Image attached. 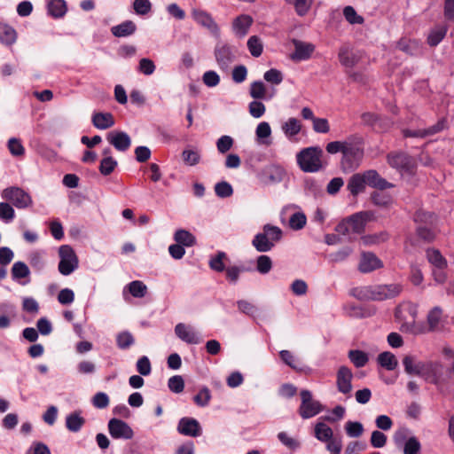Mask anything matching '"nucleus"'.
I'll list each match as a JSON object with an SVG mask.
<instances>
[{"label":"nucleus","mask_w":454,"mask_h":454,"mask_svg":"<svg viewBox=\"0 0 454 454\" xmlns=\"http://www.w3.org/2000/svg\"><path fill=\"white\" fill-rule=\"evenodd\" d=\"M323 155L324 152L319 146L304 148L296 155L297 163L304 172H318L325 166L323 161Z\"/></svg>","instance_id":"nucleus-2"},{"label":"nucleus","mask_w":454,"mask_h":454,"mask_svg":"<svg viewBox=\"0 0 454 454\" xmlns=\"http://www.w3.org/2000/svg\"><path fill=\"white\" fill-rule=\"evenodd\" d=\"M345 431L349 437H359L364 433V427L360 422L348 421L345 424Z\"/></svg>","instance_id":"nucleus-53"},{"label":"nucleus","mask_w":454,"mask_h":454,"mask_svg":"<svg viewBox=\"0 0 454 454\" xmlns=\"http://www.w3.org/2000/svg\"><path fill=\"white\" fill-rule=\"evenodd\" d=\"M352 371L342 365L338 369L336 374V386L339 392L343 395H349L352 391Z\"/></svg>","instance_id":"nucleus-12"},{"label":"nucleus","mask_w":454,"mask_h":454,"mask_svg":"<svg viewBox=\"0 0 454 454\" xmlns=\"http://www.w3.org/2000/svg\"><path fill=\"white\" fill-rule=\"evenodd\" d=\"M17 33L8 24L0 23V42L5 45H12L16 42Z\"/></svg>","instance_id":"nucleus-29"},{"label":"nucleus","mask_w":454,"mask_h":454,"mask_svg":"<svg viewBox=\"0 0 454 454\" xmlns=\"http://www.w3.org/2000/svg\"><path fill=\"white\" fill-rule=\"evenodd\" d=\"M15 217L13 207L7 202H0V219L5 223L12 222Z\"/></svg>","instance_id":"nucleus-54"},{"label":"nucleus","mask_w":454,"mask_h":454,"mask_svg":"<svg viewBox=\"0 0 454 454\" xmlns=\"http://www.w3.org/2000/svg\"><path fill=\"white\" fill-rule=\"evenodd\" d=\"M250 96L254 99H262L265 98L266 89L262 82L255 81L251 83L249 90Z\"/></svg>","instance_id":"nucleus-51"},{"label":"nucleus","mask_w":454,"mask_h":454,"mask_svg":"<svg viewBox=\"0 0 454 454\" xmlns=\"http://www.w3.org/2000/svg\"><path fill=\"white\" fill-rule=\"evenodd\" d=\"M108 430L110 435L114 439L129 440L134 436V432L128 423L118 419L109 420Z\"/></svg>","instance_id":"nucleus-10"},{"label":"nucleus","mask_w":454,"mask_h":454,"mask_svg":"<svg viewBox=\"0 0 454 454\" xmlns=\"http://www.w3.org/2000/svg\"><path fill=\"white\" fill-rule=\"evenodd\" d=\"M272 268V261L268 255H260L256 262V270L261 274H267Z\"/></svg>","instance_id":"nucleus-58"},{"label":"nucleus","mask_w":454,"mask_h":454,"mask_svg":"<svg viewBox=\"0 0 454 454\" xmlns=\"http://www.w3.org/2000/svg\"><path fill=\"white\" fill-rule=\"evenodd\" d=\"M315 436L320 442H326L331 440L333 436V432L330 427L323 422H318L315 426Z\"/></svg>","instance_id":"nucleus-36"},{"label":"nucleus","mask_w":454,"mask_h":454,"mask_svg":"<svg viewBox=\"0 0 454 454\" xmlns=\"http://www.w3.org/2000/svg\"><path fill=\"white\" fill-rule=\"evenodd\" d=\"M226 258L227 255L224 252H218L215 256L210 258L209 267L216 272H222L225 270L226 268L223 261Z\"/></svg>","instance_id":"nucleus-46"},{"label":"nucleus","mask_w":454,"mask_h":454,"mask_svg":"<svg viewBox=\"0 0 454 454\" xmlns=\"http://www.w3.org/2000/svg\"><path fill=\"white\" fill-rule=\"evenodd\" d=\"M382 267L380 260L372 253H364L358 269L363 273H368Z\"/></svg>","instance_id":"nucleus-19"},{"label":"nucleus","mask_w":454,"mask_h":454,"mask_svg":"<svg viewBox=\"0 0 454 454\" xmlns=\"http://www.w3.org/2000/svg\"><path fill=\"white\" fill-rule=\"evenodd\" d=\"M442 310L440 307H434L427 314V328L420 333L434 332L439 329Z\"/></svg>","instance_id":"nucleus-25"},{"label":"nucleus","mask_w":454,"mask_h":454,"mask_svg":"<svg viewBox=\"0 0 454 454\" xmlns=\"http://www.w3.org/2000/svg\"><path fill=\"white\" fill-rule=\"evenodd\" d=\"M366 186L365 179L363 176V172L354 174L348 180L347 188L349 192L354 196H357L359 193L364 192Z\"/></svg>","instance_id":"nucleus-22"},{"label":"nucleus","mask_w":454,"mask_h":454,"mask_svg":"<svg viewBox=\"0 0 454 454\" xmlns=\"http://www.w3.org/2000/svg\"><path fill=\"white\" fill-rule=\"evenodd\" d=\"M424 362L417 361L416 357L413 356H405L403 359V364L404 366V370L409 374H415L419 376V372H420V366L423 365Z\"/></svg>","instance_id":"nucleus-35"},{"label":"nucleus","mask_w":454,"mask_h":454,"mask_svg":"<svg viewBox=\"0 0 454 454\" xmlns=\"http://www.w3.org/2000/svg\"><path fill=\"white\" fill-rule=\"evenodd\" d=\"M92 123L98 129H106L114 125V119L111 113H96L92 115Z\"/></svg>","instance_id":"nucleus-24"},{"label":"nucleus","mask_w":454,"mask_h":454,"mask_svg":"<svg viewBox=\"0 0 454 454\" xmlns=\"http://www.w3.org/2000/svg\"><path fill=\"white\" fill-rule=\"evenodd\" d=\"M306 222V215L302 212H295L290 216L289 226L291 229L298 231L305 226Z\"/></svg>","instance_id":"nucleus-48"},{"label":"nucleus","mask_w":454,"mask_h":454,"mask_svg":"<svg viewBox=\"0 0 454 454\" xmlns=\"http://www.w3.org/2000/svg\"><path fill=\"white\" fill-rule=\"evenodd\" d=\"M28 267L22 262H16L12 268V276L13 279L26 278L29 275Z\"/></svg>","instance_id":"nucleus-50"},{"label":"nucleus","mask_w":454,"mask_h":454,"mask_svg":"<svg viewBox=\"0 0 454 454\" xmlns=\"http://www.w3.org/2000/svg\"><path fill=\"white\" fill-rule=\"evenodd\" d=\"M116 341L120 348L125 349L134 343V338L130 333L122 332L117 335Z\"/></svg>","instance_id":"nucleus-62"},{"label":"nucleus","mask_w":454,"mask_h":454,"mask_svg":"<svg viewBox=\"0 0 454 454\" xmlns=\"http://www.w3.org/2000/svg\"><path fill=\"white\" fill-rule=\"evenodd\" d=\"M301 129V125L299 120L296 118H289L283 125L282 130L286 137L296 136Z\"/></svg>","instance_id":"nucleus-40"},{"label":"nucleus","mask_w":454,"mask_h":454,"mask_svg":"<svg viewBox=\"0 0 454 454\" xmlns=\"http://www.w3.org/2000/svg\"><path fill=\"white\" fill-rule=\"evenodd\" d=\"M364 157L363 139L358 136H350L344 140L341 169L350 172L360 165Z\"/></svg>","instance_id":"nucleus-1"},{"label":"nucleus","mask_w":454,"mask_h":454,"mask_svg":"<svg viewBox=\"0 0 454 454\" xmlns=\"http://www.w3.org/2000/svg\"><path fill=\"white\" fill-rule=\"evenodd\" d=\"M343 16L345 20L351 25H361L364 22V19L357 14L354 7L348 5L343 9Z\"/></svg>","instance_id":"nucleus-42"},{"label":"nucleus","mask_w":454,"mask_h":454,"mask_svg":"<svg viewBox=\"0 0 454 454\" xmlns=\"http://www.w3.org/2000/svg\"><path fill=\"white\" fill-rule=\"evenodd\" d=\"M339 60L346 67H353L356 65L358 59L353 52L342 48L339 52Z\"/></svg>","instance_id":"nucleus-41"},{"label":"nucleus","mask_w":454,"mask_h":454,"mask_svg":"<svg viewBox=\"0 0 454 454\" xmlns=\"http://www.w3.org/2000/svg\"><path fill=\"white\" fill-rule=\"evenodd\" d=\"M447 33V27L445 26H436L434 27L428 36L427 43L430 46H436L444 38Z\"/></svg>","instance_id":"nucleus-33"},{"label":"nucleus","mask_w":454,"mask_h":454,"mask_svg":"<svg viewBox=\"0 0 454 454\" xmlns=\"http://www.w3.org/2000/svg\"><path fill=\"white\" fill-rule=\"evenodd\" d=\"M414 221L417 223L416 234L420 240L430 243L435 239L438 230L434 215L419 210L414 215Z\"/></svg>","instance_id":"nucleus-3"},{"label":"nucleus","mask_w":454,"mask_h":454,"mask_svg":"<svg viewBox=\"0 0 454 454\" xmlns=\"http://www.w3.org/2000/svg\"><path fill=\"white\" fill-rule=\"evenodd\" d=\"M255 134L257 137V139L266 145H270L271 144V141L269 140L270 135H271V129L268 122L262 121L258 124Z\"/></svg>","instance_id":"nucleus-34"},{"label":"nucleus","mask_w":454,"mask_h":454,"mask_svg":"<svg viewBox=\"0 0 454 454\" xmlns=\"http://www.w3.org/2000/svg\"><path fill=\"white\" fill-rule=\"evenodd\" d=\"M347 221L352 233L360 234L364 231L367 221V214L365 212L354 214L348 217Z\"/></svg>","instance_id":"nucleus-21"},{"label":"nucleus","mask_w":454,"mask_h":454,"mask_svg":"<svg viewBox=\"0 0 454 454\" xmlns=\"http://www.w3.org/2000/svg\"><path fill=\"white\" fill-rule=\"evenodd\" d=\"M377 362L381 367L388 371L395 370L398 365L395 356L389 351L380 353L377 357Z\"/></svg>","instance_id":"nucleus-30"},{"label":"nucleus","mask_w":454,"mask_h":454,"mask_svg":"<svg viewBox=\"0 0 454 454\" xmlns=\"http://www.w3.org/2000/svg\"><path fill=\"white\" fill-rule=\"evenodd\" d=\"M215 194L220 198L231 197L233 193L232 186L226 181H222L215 185Z\"/></svg>","instance_id":"nucleus-56"},{"label":"nucleus","mask_w":454,"mask_h":454,"mask_svg":"<svg viewBox=\"0 0 454 454\" xmlns=\"http://www.w3.org/2000/svg\"><path fill=\"white\" fill-rule=\"evenodd\" d=\"M294 53L292 55V59L294 60H305L308 59L315 50L312 43H303L298 40H294Z\"/></svg>","instance_id":"nucleus-20"},{"label":"nucleus","mask_w":454,"mask_h":454,"mask_svg":"<svg viewBox=\"0 0 454 454\" xmlns=\"http://www.w3.org/2000/svg\"><path fill=\"white\" fill-rule=\"evenodd\" d=\"M175 333L181 340L188 344H199L201 342L199 333L192 325L178 323L175 326Z\"/></svg>","instance_id":"nucleus-13"},{"label":"nucleus","mask_w":454,"mask_h":454,"mask_svg":"<svg viewBox=\"0 0 454 454\" xmlns=\"http://www.w3.org/2000/svg\"><path fill=\"white\" fill-rule=\"evenodd\" d=\"M249 270L245 266H230L225 269L226 278L231 284H236L239 278V274Z\"/></svg>","instance_id":"nucleus-47"},{"label":"nucleus","mask_w":454,"mask_h":454,"mask_svg":"<svg viewBox=\"0 0 454 454\" xmlns=\"http://www.w3.org/2000/svg\"><path fill=\"white\" fill-rule=\"evenodd\" d=\"M427 258L428 262L438 270H442L447 266V262L439 250L429 248L427 250Z\"/></svg>","instance_id":"nucleus-32"},{"label":"nucleus","mask_w":454,"mask_h":454,"mask_svg":"<svg viewBox=\"0 0 454 454\" xmlns=\"http://www.w3.org/2000/svg\"><path fill=\"white\" fill-rule=\"evenodd\" d=\"M247 47L252 56L257 58L262 53V43L260 38L256 35L251 36L247 41Z\"/></svg>","instance_id":"nucleus-49"},{"label":"nucleus","mask_w":454,"mask_h":454,"mask_svg":"<svg viewBox=\"0 0 454 454\" xmlns=\"http://www.w3.org/2000/svg\"><path fill=\"white\" fill-rule=\"evenodd\" d=\"M420 442L415 436L410 437L404 443L403 454H419Z\"/></svg>","instance_id":"nucleus-57"},{"label":"nucleus","mask_w":454,"mask_h":454,"mask_svg":"<svg viewBox=\"0 0 454 454\" xmlns=\"http://www.w3.org/2000/svg\"><path fill=\"white\" fill-rule=\"evenodd\" d=\"M403 287L399 284L379 285L372 286V301H384L396 297Z\"/></svg>","instance_id":"nucleus-11"},{"label":"nucleus","mask_w":454,"mask_h":454,"mask_svg":"<svg viewBox=\"0 0 454 454\" xmlns=\"http://www.w3.org/2000/svg\"><path fill=\"white\" fill-rule=\"evenodd\" d=\"M419 376L423 377L426 380L436 384L442 374V365L436 362H424L419 367Z\"/></svg>","instance_id":"nucleus-15"},{"label":"nucleus","mask_w":454,"mask_h":454,"mask_svg":"<svg viewBox=\"0 0 454 454\" xmlns=\"http://www.w3.org/2000/svg\"><path fill=\"white\" fill-rule=\"evenodd\" d=\"M363 176L365 179L366 185H369L370 187L376 188L380 191L394 187L393 184L381 177L374 169L364 171Z\"/></svg>","instance_id":"nucleus-16"},{"label":"nucleus","mask_w":454,"mask_h":454,"mask_svg":"<svg viewBox=\"0 0 454 454\" xmlns=\"http://www.w3.org/2000/svg\"><path fill=\"white\" fill-rule=\"evenodd\" d=\"M126 288L129 294L135 298H143L147 294V286L140 280H134L130 282Z\"/></svg>","instance_id":"nucleus-37"},{"label":"nucleus","mask_w":454,"mask_h":454,"mask_svg":"<svg viewBox=\"0 0 454 454\" xmlns=\"http://www.w3.org/2000/svg\"><path fill=\"white\" fill-rule=\"evenodd\" d=\"M301 403L299 408L300 416L304 419H309L317 415L322 411V405L318 401L312 399V394L307 389H303L300 393Z\"/></svg>","instance_id":"nucleus-7"},{"label":"nucleus","mask_w":454,"mask_h":454,"mask_svg":"<svg viewBox=\"0 0 454 454\" xmlns=\"http://www.w3.org/2000/svg\"><path fill=\"white\" fill-rule=\"evenodd\" d=\"M137 26L132 20H126L119 25L111 27L112 34L116 37H126L133 35Z\"/></svg>","instance_id":"nucleus-27"},{"label":"nucleus","mask_w":454,"mask_h":454,"mask_svg":"<svg viewBox=\"0 0 454 454\" xmlns=\"http://www.w3.org/2000/svg\"><path fill=\"white\" fill-rule=\"evenodd\" d=\"M348 358L357 368L364 367L369 360L368 355L358 349H352L348 351Z\"/></svg>","instance_id":"nucleus-39"},{"label":"nucleus","mask_w":454,"mask_h":454,"mask_svg":"<svg viewBox=\"0 0 454 454\" xmlns=\"http://www.w3.org/2000/svg\"><path fill=\"white\" fill-rule=\"evenodd\" d=\"M174 239L177 244L185 247H192L195 244V237L188 231L183 229L177 230L175 232Z\"/></svg>","instance_id":"nucleus-38"},{"label":"nucleus","mask_w":454,"mask_h":454,"mask_svg":"<svg viewBox=\"0 0 454 454\" xmlns=\"http://www.w3.org/2000/svg\"><path fill=\"white\" fill-rule=\"evenodd\" d=\"M387 163L400 171H411L414 167V160L403 152H392L387 156Z\"/></svg>","instance_id":"nucleus-8"},{"label":"nucleus","mask_w":454,"mask_h":454,"mask_svg":"<svg viewBox=\"0 0 454 454\" xmlns=\"http://www.w3.org/2000/svg\"><path fill=\"white\" fill-rule=\"evenodd\" d=\"M117 165V160L113 157L103 158L98 169L101 175L109 176L114 171Z\"/></svg>","instance_id":"nucleus-43"},{"label":"nucleus","mask_w":454,"mask_h":454,"mask_svg":"<svg viewBox=\"0 0 454 454\" xmlns=\"http://www.w3.org/2000/svg\"><path fill=\"white\" fill-rule=\"evenodd\" d=\"M237 306L240 312L250 317H254L258 312L256 306L246 300L238 301Z\"/></svg>","instance_id":"nucleus-59"},{"label":"nucleus","mask_w":454,"mask_h":454,"mask_svg":"<svg viewBox=\"0 0 454 454\" xmlns=\"http://www.w3.org/2000/svg\"><path fill=\"white\" fill-rule=\"evenodd\" d=\"M279 356L281 360L291 368L299 372L304 371V368L300 366V363L289 350H281Z\"/></svg>","instance_id":"nucleus-45"},{"label":"nucleus","mask_w":454,"mask_h":454,"mask_svg":"<svg viewBox=\"0 0 454 454\" xmlns=\"http://www.w3.org/2000/svg\"><path fill=\"white\" fill-rule=\"evenodd\" d=\"M106 139L111 145L120 152L127 151L131 145V138L124 131H111L107 134Z\"/></svg>","instance_id":"nucleus-14"},{"label":"nucleus","mask_w":454,"mask_h":454,"mask_svg":"<svg viewBox=\"0 0 454 454\" xmlns=\"http://www.w3.org/2000/svg\"><path fill=\"white\" fill-rule=\"evenodd\" d=\"M234 140L231 137L224 135L216 141V147L220 153H227L233 145Z\"/></svg>","instance_id":"nucleus-63"},{"label":"nucleus","mask_w":454,"mask_h":454,"mask_svg":"<svg viewBox=\"0 0 454 454\" xmlns=\"http://www.w3.org/2000/svg\"><path fill=\"white\" fill-rule=\"evenodd\" d=\"M263 78L268 82H270L275 85H278L283 81V74L279 70L271 68L264 73Z\"/></svg>","instance_id":"nucleus-64"},{"label":"nucleus","mask_w":454,"mask_h":454,"mask_svg":"<svg viewBox=\"0 0 454 454\" xmlns=\"http://www.w3.org/2000/svg\"><path fill=\"white\" fill-rule=\"evenodd\" d=\"M210 399L211 393L207 387H202L200 392L193 397L194 403L200 407L207 406L209 403Z\"/></svg>","instance_id":"nucleus-55"},{"label":"nucleus","mask_w":454,"mask_h":454,"mask_svg":"<svg viewBox=\"0 0 454 454\" xmlns=\"http://www.w3.org/2000/svg\"><path fill=\"white\" fill-rule=\"evenodd\" d=\"M253 23V20L248 15H240L236 18L233 21V30L236 35L239 37H244L247 32L249 27Z\"/></svg>","instance_id":"nucleus-23"},{"label":"nucleus","mask_w":454,"mask_h":454,"mask_svg":"<svg viewBox=\"0 0 454 454\" xmlns=\"http://www.w3.org/2000/svg\"><path fill=\"white\" fill-rule=\"evenodd\" d=\"M47 11L49 15L55 19L62 18L67 12V3L65 0H49Z\"/></svg>","instance_id":"nucleus-26"},{"label":"nucleus","mask_w":454,"mask_h":454,"mask_svg":"<svg viewBox=\"0 0 454 454\" xmlns=\"http://www.w3.org/2000/svg\"><path fill=\"white\" fill-rule=\"evenodd\" d=\"M289 3L294 5L295 12L299 16H304L310 9L313 0H292Z\"/></svg>","instance_id":"nucleus-60"},{"label":"nucleus","mask_w":454,"mask_h":454,"mask_svg":"<svg viewBox=\"0 0 454 454\" xmlns=\"http://www.w3.org/2000/svg\"><path fill=\"white\" fill-rule=\"evenodd\" d=\"M192 15L198 24L206 27L214 35L218 34V26L216 25L212 16L208 12L202 10L195 9L192 11Z\"/></svg>","instance_id":"nucleus-18"},{"label":"nucleus","mask_w":454,"mask_h":454,"mask_svg":"<svg viewBox=\"0 0 454 454\" xmlns=\"http://www.w3.org/2000/svg\"><path fill=\"white\" fill-rule=\"evenodd\" d=\"M447 128L445 119L439 120L434 125L430 126L427 129H404L402 133L404 137H419L425 138L430 136H434Z\"/></svg>","instance_id":"nucleus-9"},{"label":"nucleus","mask_w":454,"mask_h":454,"mask_svg":"<svg viewBox=\"0 0 454 454\" xmlns=\"http://www.w3.org/2000/svg\"><path fill=\"white\" fill-rule=\"evenodd\" d=\"M1 196L11 201L17 208H26L32 205L31 196L20 187H8L3 190Z\"/></svg>","instance_id":"nucleus-5"},{"label":"nucleus","mask_w":454,"mask_h":454,"mask_svg":"<svg viewBox=\"0 0 454 454\" xmlns=\"http://www.w3.org/2000/svg\"><path fill=\"white\" fill-rule=\"evenodd\" d=\"M59 255L60 261L58 269L60 274L68 276L78 268V258L70 246H60L59 248Z\"/></svg>","instance_id":"nucleus-4"},{"label":"nucleus","mask_w":454,"mask_h":454,"mask_svg":"<svg viewBox=\"0 0 454 454\" xmlns=\"http://www.w3.org/2000/svg\"><path fill=\"white\" fill-rule=\"evenodd\" d=\"M85 419L80 415V412H73L67 415L66 419V427L71 432H78L84 425Z\"/></svg>","instance_id":"nucleus-31"},{"label":"nucleus","mask_w":454,"mask_h":454,"mask_svg":"<svg viewBox=\"0 0 454 454\" xmlns=\"http://www.w3.org/2000/svg\"><path fill=\"white\" fill-rule=\"evenodd\" d=\"M263 231L266 232L270 241H272L274 245L282 239V230L278 226L268 223L263 226Z\"/></svg>","instance_id":"nucleus-52"},{"label":"nucleus","mask_w":454,"mask_h":454,"mask_svg":"<svg viewBox=\"0 0 454 454\" xmlns=\"http://www.w3.org/2000/svg\"><path fill=\"white\" fill-rule=\"evenodd\" d=\"M214 54L218 67L223 72H228L231 65L236 59L234 47L226 43L216 44Z\"/></svg>","instance_id":"nucleus-6"},{"label":"nucleus","mask_w":454,"mask_h":454,"mask_svg":"<svg viewBox=\"0 0 454 454\" xmlns=\"http://www.w3.org/2000/svg\"><path fill=\"white\" fill-rule=\"evenodd\" d=\"M252 244L254 248L261 253L269 252L274 247L273 242L270 241V239L264 231L263 232L257 233L254 236Z\"/></svg>","instance_id":"nucleus-28"},{"label":"nucleus","mask_w":454,"mask_h":454,"mask_svg":"<svg viewBox=\"0 0 454 454\" xmlns=\"http://www.w3.org/2000/svg\"><path fill=\"white\" fill-rule=\"evenodd\" d=\"M371 199L374 205L379 207H387L392 204V197L386 192H374L371 195Z\"/></svg>","instance_id":"nucleus-44"},{"label":"nucleus","mask_w":454,"mask_h":454,"mask_svg":"<svg viewBox=\"0 0 454 454\" xmlns=\"http://www.w3.org/2000/svg\"><path fill=\"white\" fill-rule=\"evenodd\" d=\"M177 430L181 434L192 437L201 434L200 423L192 418H182L178 422Z\"/></svg>","instance_id":"nucleus-17"},{"label":"nucleus","mask_w":454,"mask_h":454,"mask_svg":"<svg viewBox=\"0 0 454 454\" xmlns=\"http://www.w3.org/2000/svg\"><path fill=\"white\" fill-rule=\"evenodd\" d=\"M168 388L174 393H181L184 388V380L182 376L175 375L169 378L168 381Z\"/></svg>","instance_id":"nucleus-61"}]
</instances>
